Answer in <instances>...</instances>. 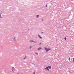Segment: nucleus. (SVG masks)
Masks as SVG:
<instances>
[{
  "label": "nucleus",
  "instance_id": "2eb2a0df",
  "mask_svg": "<svg viewBox=\"0 0 74 74\" xmlns=\"http://www.w3.org/2000/svg\"><path fill=\"white\" fill-rule=\"evenodd\" d=\"M46 7H47V5H46Z\"/></svg>",
  "mask_w": 74,
  "mask_h": 74
},
{
  "label": "nucleus",
  "instance_id": "9b49d317",
  "mask_svg": "<svg viewBox=\"0 0 74 74\" xmlns=\"http://www.w3.org/2000/svg\"><path fill=\"white\" fill-rule=\"evenodd\" d=\"M33 74H36V72H34L33 73Z\"/></svg>",
  "mask_w": 74,
  "mask_h": 74
},
{
  "label": "nucleus",
  "instance_id": "6ab92c4d",
  "mask_svg": "<svg viewBox=\"0 0 74 74\" xmlns=\"http://www.w3.org/2000/svg\"><path fill=\"white\" fill-rule=\"evenodd\" d=\"M24 59H26V58H24Z\"/></svg>",
  "mask_w": 74,
  "mask_h": 74
},
{
  "label": "nucleus",
  "instance_id": "0eeeda50",
  "mask_svg": "<svg viewBox=\"0 0 74 74\" xmlns=\"http://www.w3.org/2000/svg\"><path fill=\"white\" fill-rule=\"evenodd\" d=\"M39 16V15H37V18H38Z\"/></svg>",
  "mask_w": 74,
  "mask_h": 74
},
{
  "label": "nucleus",
  "instance_id": "4468645a",
  "mask_svg": "<svg viewBox=\"0 0 74 74\" xmlns=\"http://www.w3.org/2000/svg\"><path fill=\"white\" fill-rule=\"evenodd\" d=\"M14 67H12V69H14Z\"/></svg>",
  "mask_w": 74,
  "mask_h": 74
},
{
  "label": "nucleus",
  "instance_id": "f03ea898",
  "mask_svg": "<svg viewBox=\"0 0 74 74\" xmlns=\"http://www.w3.org/2000/svg\"><path fill=\"white\" fill-rule=\"evenodd\" d=\"M44 69H46L47 70H48V71H49V69L48 67H47L46 68H44Z\"/></svg>",
  "mask_w": 74,
  "mask_h": 74
},
{
  "label": "nucleus",
  "instance_id": "7ed1b4c3",
  "mask_svg": "<svg viewBox=\"0 0 74 74\" xmlns=\"http://www.w3.org/2000/svg\"><path fill=\"white\" fill-rule=\"evenodd\" d=\"M42 49V48L41 47H40V48H38V50H40V49Z\"/></svg>",
  "mask_w": 74,
  "mask_h": 74
},
{
  "label": "nucleus",
  "instance_id": "20e7f679",
  "mask_svg": "<svg viewBox=\"0 0 74 74\" xmlns=\"http://www.w3.org/2000/svg\"><path fill=\"white\" fill-rule=\"evenodd\" d=\"M38 36L40 38H42V37H41V36H40L39 35H38Z\"/></svg>",
  "mask_w": 74,
  "mask_h": 74
},
{
  "label": "nucleus",
  "instance_id": "ddd939ff",
  "mask_svg": "<svg viewBox=\"0 0 74 74\" xmlns=\"http://www.w3.org/2000/svg\"><path fill=\"white\" fill-rule=\"evenodd\" d=\"M73 62H74V60H73Z\"/></svg>",
  "mask_w": 74,
  "mask_h": 74
},
{
  "label": "nucleus",
  "instance_id": "a211bd4d",
  "mask_svg": "<svg viewBox=\"0 0 74 74\" xmlns=\"http://www.w3.org/2000/svg\"><path fill=\"white\" fill-rule=\"evenodd\" d=\"M30 49H31V46L30 47Z\"/></svg>",
  "mask_w": 74,
  "mask_h": 74
},
{
  "label": "nucleus",
  "instance_id": "f3484780",
  "mask_svg": "<svg viewBox=\"0 0 74 74\" xmlns=\"http://www.w3.org/2000/svg\"><path fill=\"white\" fill-rule=\"evenodd\" d=\"M41 43H40V45H41Z\"/></svg>",
  "mask_w": 74,
  "mask_h": 74
},
{
  "label": "nucleus",
  "instance_id": "f8f14e48",
  "mask_svg": "<svg viewBox=\"0 0 74 74\" xmlns=\"http://www.w3.org/2000/svg\"><path fill=\"white\" fill-rule=\"evenodd\" d=\"M35 53L37 55H38V53Z\"/></svg>",
  "mask_w": 74,
  "mask_h": 74
},
{
  "label": "nucleus",
  "instance_id": "423d86ee",
  "mask_svg": "<svg viewBox=\"0 0 74 74\" xmlns=\"http://www.w3.org/2000/svg\"><path fill=\"white\" fill-rule=\"evenodd\" d=\"M13 40L14 41H16V39L15 38V37H14V38Z\"/></svg>",
  "mask_w": 74,
  "mask_h": 74
},
{
  "label": "nucleus",
  "instance_id": "1a4fd4ad",
  "mask_svg": "<svg viewBox=\"0 0 74 74\" xmlns=\"http://www.w3.org/2000/svg\"><path fill=\"white\" fill-rule=\"evenodd\" d=\"M70 57H69V60L70 61Z\"/></svg>",
  "mask_w": 74,
  "mask_h": 74
},
{
  "label": "nucleus",
  "instance_id": "412c9836",
  "mask_svg": "<svg viewBox=\"0 0 74 74\" xmlns=\"http://www.w3.org/2000/svg\"><path fill=\"white\" fill-rule=\"evenodd\" d=\"M42 33H43V32H42Z\"/></svg>",
  "mask_w": 74,
  "mask_h": 74
},
{
  "label": "nucleus",
  "instance_id": "aec40b11",
  "mask_svg": "<svg viewBox=\"0 0 74 74\" xmlns=\"http://www.w3.org/2000/svg\"><path fill=\"white\" fill-rule=\"evenodd\" d=\"M42 21H43V20H42Z\"/></svg>",
  "mask_w": 74,
  "mask_h": 74
},
{
  "label": "nucleus",
  "instance_id": "dca6fc26",
  "mask_svg": "<svg viewBox=\"0 0 74 74\" xmlns=\"http://www.w3.org/2000/svg\"><path fill=\"white\" fill-rule=\"evenodd\" d=\"M34 43H36V41L34 42Z\"/></svg>",
  "mask_w": 74,
  "mask_h": 74
},
{
  "label": "nucleus",
  "instance_id": "6e6552de",
  "mask_svg": "<svg viewBox=\"0 0 74 74\" xmlns=\"http://www.w3.org/2000/svg\"><path fill=\"white\" fill-rule=\"evenodd\" d=\"M30 42H33V40H31L30 41Z\"/></svg>",
  "mask_w": 74,
  "mask_h": 74
},
{
  "label": "nucleus",
  "instance_id": "39448f33",
  "mask_svg": "<svg viewBox=\"0 0 74 74\" xmlns=\"http://www.w3.org/2000/svg\"><path fill=\"white\" fill-rule=\"evenodd\" d=\"M48 68H49V69H51V66H48Z\"/></svg>",
  "mask_w": 74,
  "mask_h": 74
},
{
  "label": "nucleus",
  "instance_id": "9d476101",
  "mask_svg": "<svg viewBox=\"0 0 74 74\" xmlns=\"http://www.w3.org/2000/svg\"><path fill=\"white\" fill-rule=\"evenodd\" d=\"M64 39H65V40H66V38H64Z\"/></svg>",
  "mask_w": 74,
  "mask_h": 74
},
{
  "label": "nucleus",
  "instance_id": "f257e3e1",
  "mask_svg": "<svg viewBox=\"0 0 74 74\" xmlns=\"http://www.w3.org/2000/svg\"><path fill=\"white\" fill-rule=\"evenodd\" d=\"M44 48L46 50L47 52H48V51H49V50H51V48L47 49L46 47H45Z\"/></svg>",
  "mask_w": 74,
  "mask_h": 74
}]
</instances>
